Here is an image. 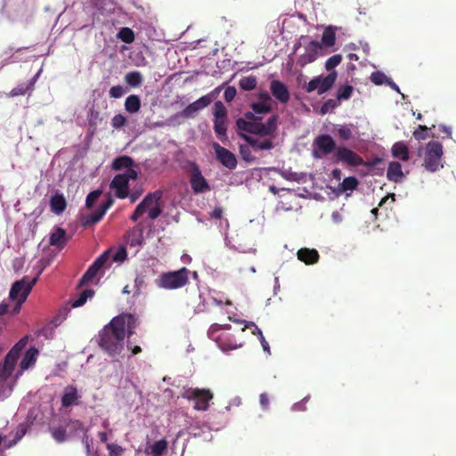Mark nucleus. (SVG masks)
Wrapping results in <instances>:
<instances>
[{"instance_id": "nucleus-1", "label": "nucleus", "mask_w": 456, "mask_h": 456, "mask_svg": "<svg viewBox=\"0 0 456 456\" xmlns=\"http://www.w3.org/2000/svg\"><path fill=\"white\" fill-rule=\"evenodd\" d=\"M124 322L121 318H113L110 322L104 326L99 332L98 344L110 355L119 354L123 349Z\"/></svg>"}, {"instance_id": "nucleus-2", "label": "nucleus", "mask_w": 456, "mask_h": 456, "mask_svg": "<svg viewBox=\"0 0 456 456\" xmlns=\"http://www.w3.org/2000/svg\"><path fill=\"white\" fill-rule=\"evenodd\" d=\"M245 117L249 120H246L240 118H238L236 121V126L238 129L240 131H244L263 137L273 135L277 130V115H273L272 117H270L267 119L266 123L260 122L262 120V118L255 115L252 112H247L245 114Z\"/></svg>"}, {"instance_id": "nucleus-3", "label": "nucleus", "mask_w": 456, "mask_h": 456, "mask_svg": "<svg viewBox=\"0 0 456 456\" xmlns=\"http://www.w3.org/2000/svg\"><path fill=\"white\" fill-rule=\"evenodd\" d=\"M190 271L186 267H182L177 271L163 273L157 280L156 285L164 289H178L189 283Z\"/></svg>"}, {"instance_id": "nucleus-4", "label": "nucleus", "mask_w": 456, "mask_h": 456, "mask_svg": "<svg viewBox=\"0 0 456 456\" xmlns=\"http://www.w3.org/2000/svg\"><path fill=\"white\" fill-rule=\"evenodd\" d=\"M181 396L187 401L194 403L193 409L198 411H206L209 409L214 395L210 389L198 387H183Z\"/></svg>"}, {"instance_id": "nucleus-5", "label": "nucleus", "mask_w": 456, "mask_h": 456, "mask_svg": "<svg viewBox=\"0 0 456 456\" xmlns=\"http://www.w3.org/2000/svg\"><path fill=\"white\" fill-rule=\"evenodd\" d=\"M38 275L34 278L24 276L21 280L16 281L10 289L9 297L12 300H16L22 305L28 298L33 287L37 282Z\"/></svg>"}, {"instance_id": "nucleus-6", "label": "nucleus", "mask_w": 456, "mask_h": 456, "mask_svg": "<svg viewBox=\"0 0 456 456\" xmlns=\"http://www.w3.org/2000/svg\"><path fill=\"white\" fill-rule=\"evenodd\" d=\"M443 156V146L437 141H431L426 146L424 157V167L430 172H435L444 166L441 163Z\"/></svg>"}, {"instance_id": "nucleus-7", "label": "nucleus", "mask_w": 456, "mask_h": 456, "mask_svg": "<svg viewBox=\"0 0 456 456\" xmlns=\"http://www.w3.org/2000/svg\"><path fill=\"white\" fill-rule=\"evenodd\" d=\"M214 130L216 137L223 142L228 140L227 136V110L220 101L214 105Z\"/></svg>"}, {"instance_id": "nucleus-8", "label": "nucleus", "mask_w": 456, "mask_h": 456, "mask_svg": "<svg viewBox=\"0 0 456 456\" xmlns=\"http://www.w3.org/2000/svg\"><path fill=\"white\" fill-rule=\"evenodd\" d=\"M313 156L315 159H322L333 151H336V142L329 134H320L314 140Z\"/></svg>"}, {"instance_id": "nucleus-9", "label": "nucleus", "mask_w": 456, "mask_h": 456, "mask_svg": "<svg viewBox=\"0 0 456 456\" xmlns=\"http://www.w3.org/2000/svg\"><path fill=\"white\" fill-rule=\"evenodd\" d=\"M111 252V249L105 250L94 261V263L88 267L86 272L82 276L78 287H82L93 281V280L98 274L99 271L106 265L110 259V255Z\"/></svg>"}, {"instance_id": "nucleus-10", "label": "nucleus", "mask_w": 456, "mask_h": 456, "mask_svg": "<svg viewBox=\"0 0 456 456\" xmlns=\"http://www.w3.org/2000/svg\"><path fill=\"white\" fill-rule=\"evenodd\" d=\"M332 161L334 163L343 162L350 167H359L364 165L363 159L359 156L354 151L339 146L336 149V151L332 157Z\"/></svg>"}, {"instance_id": "nucleus-11", "label": "nucleus", "mask_w": 456, "mask_h": 456, "mask_svg": "<svg viewBox=\"0 0 456 456\" xmlns=\"http://www.w3.org/2000/svg\"><path fill=\"white\" fill-rule=\"evenodd\" d=\"M189 178L191 187L194 193H203L211 190L206 178L202 175L199 166L195 162L190 163Z\"/></svg>"}, {"instance_id": "nucleus-12", "label": "nucleus", "mask_w": 456, "mask_h": 456, "mask_svg": "<svg viewBox=\"0 0 456 456\" xmlns=\"http://www.w3.org/2000/svg\"><path fill=\"white\" fill-rule=\"evenodd\" d=\"M162 191H155L154 192L148 193L144 199L137 205L134 213L131 216V220L136 222L148 209L153 206L158 200L162 199Z\"/></svg>"}, {"instance_id": "nucleus-13", "label": "nucleus", "mask_w": 456, "mask_h": 456, "mask_svg": "<svg viewBox=\"0 0 456 456\" xmlns=\"http://www.w3.org/2000/svg\"><path fill=\"white\" fill-rule=\"evenodd\" d=\"M213 101L210 94H206L190 103L185 107L179 115L183 118H193L197 116L198 112L208 107Z\"/></svg>"}, {"instance_id": "nucleus-14", "label": "nucleus", "mask_w": 456, "mask_h": 456, "mask_svg": "<svg viewBox=\"0 0 456 456\" xmlns=\"http://www.w3.org/2000/svg\"><path fill=\"white\" fill-rule=\"evenodd\" d=\"M212 147L215 151L216 159L225 167L232 170L237 167V159L235 155L217 142H213Z\"/></svg>"}, {"instance_id": "nucleus-15", "label": "nucleus", "mask_w": 456, "mask_h": 456, "mask_svg": "<svg viewBox=\"0 0 456 456\" xmlns=\"http://www.w3.org/2000/svg\"><path fill=\"white\" fill-rule=\"evenodd\" d=\"M321 49V43L315 40L311 41L307 45H305V53L298 57L297 64L300 67H305V65L314 62L317 59Z\"/></svg>"}, {"instance_id": "nucleus-16", "label": "nucleus", "mask_w": 456, "mask_h": 456, "mask_svg": "<svg viewBox=\"0 0 456 456\" xmlns=\"http://www.w3.org/2000/svg\"><path fill=\"white\" fill-rule=\"evenodd\" d=\"M20 355L16 350H10L6 354L4 363H0V377L7 380L12 374Z\"/></svg>"}, {"instance_id": "nucleus-17", "label": "nucleus", "mask_w": 456, "mask_h": 456, "mask_svg": "<svg viewBox=\"0 0 456 456\" xmlns=\"http://www.w3.org/2000/svg\"><path fill=\"white\" fill-rule=\"evenodd\" d=\"M272 95L281 103H287L289 101L290 94L287 86L280 80L273 79L270 83Z\"/></svg>"}, {"instance_id": "nucleus-18", "label": "nucleus", "mask_w": 456, "mask_h": 456, "mask_svg": "<svg viewBox=\"0 0 456 456\" xmlns=\"http://www.w3.org/2000/svg\"><path fill=\"white\" fill-rule=\"evenodd\" d=\"M128 185L129 182L127 181V178L121 174L115 175L110 184L111 189L116 190V196L118 199H126L128 197Z\"/></svg>"}, {"instance_id": "nucleus-19", "label": "nucleus", "mask_w": 456, "mask_h": 456, "mask_svg": "<svg viewBox=\"0 0 456 456\" xmlns=\"http://www.w3.org/2000/svg\"><path fill=\"white\" fill-rule=\"evenodd\" d=\"M113 200L109 197L107 200L102 203L94 213L86 217L85 225H93L100 222L107 210L113 205Z\"/></svg>"}, {"instance_id": "nucleus-20", "label": "nucleus", "mask_w": 456, "mask_h": 456, "mask_svg": "<svg viewBox=\"0 0 456 456\" xmlns=\"http://www.w3.org/2000/svg\"><path fill=\"white\" fill-rule=\"evenodd\" d=\"M240 136L251 145L254 151L271 150L274 144L271 139L260 140L259 138L253 137L245 134H240Z\"/></svg>"}, {"instance_id": "nucleus-21", "label": "nucleus", "mask_w": 456, "mask_h": 456, "mask_svg": "<svg viewBox=\"0 0 456 456\" xmlns=\"http://www.w3.org/2000/svg\"><path fill=\"white\" fill-rule=\"evenodd\" d=\"M79 395L76 387L69 385L64 388L61 396V406L64 408L78 404Z\"/></svg>"}, {"instance_id": "nucleus-22", "label": "nucleus", "mask_w": 456, "mask_h": 456, "mask_svg": "<svg viewBox=\"0 0 456 456\" xmlns=\"http://www.w3.org/2000/svg\"><path fill=\"white\" fill-rule=\"evenodd\" d=\"M50 208L55 215L62 214L67 208V201L64 195L59 191H55L50 198Z\"/></svg>"}, {"instance_id": "nucleus-23", "label": "nucleus", "mask_w": 456, "mask_h": 456, "mask_svg": "<svg viewBox=\"0 0 456 456\" xmlns=\"http://www.w3.org/2000/svg\"><path fill=\"white\" fill-rule=\"evenodd\" d=\"M297 258L305 265H314L319 261L320 256L316 249L303 248L297 253Z\"/></svg>"}, {"instance_id": "nucleus-24", "label": "nucleus", "mask_w": 456, "mask_h": 456, "mask_svg": "<svg viewBox=\"0 0 456 456\" xmlns=\"http://www.w3.org/2000/svg\"><path fill=\"white\" fill-rule=\"evenodd\" d=\"M337 77H338L337 71H332L330 74H328L326 77L319 76L318 77H319L318 89H317L318 94H322L325 92H327L328 90H330L333 86V85L337 79Z\"/></svg>"}, {"instance_id": "nucleus-25", "label": "nucleus", "mask_w": 456, "mask_h": 456, "mask_svg": "<svg viewBox=\"0 0 456 456\" xmlns=\"http://www.w3.org/2000/svg\"><path fill=\"white\" fill-rule=\"evenodd\" d=\"M115 318H121L124 322V332L126 333V329L128 337L132 336L134 333V330L137 328L139 322L137 317L131 314H122L120 315L116 316Z\"/></svg>"}, {"instance_id": "nucleus-26", "label": "nucleus", "mask_w": 456, "mask_h": 456, "mask_svg": "<svg viewBox=\"0 0 456 456\" xmlns=\"http://www.w3.org/2000/svg\"><path fill=\"white\" fill-rule=\"evenodd\" d=\"M49 243L59 248H64L67 243L66 231L61 227H56L50 235Z\"/></svg>"}, {"instance_id": "nucleus-27", "label": "nucleus", "mask_w": 456, "mask_h": 456, "mask_svg": "<svg viewBox=\"0 0 456 456\" xmlns=\"http://www.w3.org/2000/svg\"><path fill=\"white\" fill-rule=\"evenodd\" d=\"M387 177L389 181L399 183L402 182L403 178V173L402 171V166L399 162L392 161L389 163Z\"/></svg>"}, {"instance_id": "nucleus-28", "label": "nucleus", "mask_w": 456, "mask_h": 456, "mask_svg": "<svg viewBox=\"0 0 456 456\" xmlns=\"http://www.w3.org/2000/svg\"><path fill=\"white\" fill-rule=\"evenodd\" d=\"M135 162L134 160L129 157V156H120L116 158L111 165V167L115 171L122 170V169H127L129 167H134Z\"/></svg>"}, {"instance_id": "nucleus-29", "label": "nucleus", "mask_w": 456, "mask_h": 456, "mask_svg": "<svg viewBox=\"0 0 456 456\" xmlns=\"http://www.w3.org/2000/svg\"><path fill=\"white\" fill-rule=\"evenodd\" d=\"M38 74L34 76L28 83H22L14 87L10 94L11 96L24 95L34 89L35 82L37 81Z\"/></svg>"}, {"instance_id": "nucleus-30", "label": "nucleus", "mask_w": 456, "mask_h": 456, "mask_svg": "<svg viewBox=\"0 0 456 456\" xmlns=\"http://www.w3.org/2000/svg\"><path fill=\"white\" fill-rule=\"evenodd\" d=\"M167 441L166 439H160L149 448H146L145 452L150 453L151 456H162L167 452Z\"/></svg>"}, {"instance_id": "nucleus-31", "label": "nucleus", "mask_w": 456, "mask_h": 456, "mask_svg": "<svg viewBox=\"0 0 456 456\" xmlns=\"http://www.w3.org/2000/svg\"><path fill=\"white\" fill-rule=\"evenodd\" d=\"M394 158L401 159L403 161L409 159V149L403 142H395L391 149Z\"/></svg>"}, {"instance_id": "nucleus-32", "label": "nucleus", "mask_w": 456, "mask_h": 456, "mask_svg": "<svg viewBox=\"0 0 456 456\" xmlns=\"http://www.w3.org/2000/svg\"><path fill=\"white\" fill-rule=\"evenodd\" d=\"M131 246H140L143 242V229L141 224L135 225L128 232Z\"/></svg>"}, {"instance_id": "nucleus-33", "label": "nucleus", "mask_w": 456, "mask_h": 456, "mask_svg": "<svg viewBox=\"0 0 456 456\" xmlns=\"http://www.w3.org/2000/svg\"><path fill=\"white\" fill-rule=\"evenodd\" d=\"M141 100L138 95L131 94L125 101V109L129 113H136L140 110Z\"/></svg>"}, {"instance_id": "nucleus-34", "label": "nucleus", "mask_w": 456, "mask_h": 456, "mask_svg": "<svg viewBox=\"0 0 456 456\" xmlns=\"http://www.w3.org/2000/svg\"><path fill=\"white\" fill-rule=\"evenodd\" d=\"M336 33L333 28H326L322 36V44L326 47H330L335 45Z\"/></svg>"}, {"instance_id": "nucleus-35", "label": "nucleus", "mask_w": 456, "mask_h": 456, "mask_svg": "<svg viewBox=\"0 0 456 456\" xmlns=\"http://www.w3.org/2000/svg\"><path fill=\"white\" fill-rule=\"evenodd\" d=\"M37 354H38L37 349H36V348L28 349L26 352V354L20 362V367L22 369H28L30 366V364H32L36 362Z\"/></svg>"}, {"instance_id": "nucleus-36", "label": "nucleus", "mask_w": 456, "mask_h": 456, "mask_svg": "<svg viewBox=\"0 0 456 456\" xmlns=\"http://www.w3.org/2000/svg\"><path fill=\"white\" fill-rule=\"evenodd\" d=\"M125 81L133 87H138L142 83V76L139 71L128 72L125 77Z\"/></svg>"}, {"instance_id": "nucleus-37", "label": "nucleus", "mask_w": 456, "mask_h": 456, "mask_svg": "<svg viewBox=\"0 0 456 456\" xmlns=\"http://www.w3.org/2000/svg\"><path fill=\"white\" fill-rule=\"evenodd\" d=\"M359 181L354 176L346 177L343 182L339 184V191L345 192L347 191H353L357 188Z\"/></svg>"}, {"instance_id": "nucleus-38", "label": "nucleus", "mask_w": 456, "mask_h": 456, "mask_svg": "<svg viewBox=\"0 0 456 456\" xmlns=\"http://www.w3.org/2000/svg\"><path fill=\"white\" fill-rule=\"evenodd\" d=\"M50 432L53 438L58 443L65 442L69 436L67 428L63 427L51 428Z\"/></svg>"}, {"instance_id": "nucleus-39", "label": "nucleus", "mask_w": 456, "mask_h": 456, "mask_svg": "<svg viewBox=\"0 0 456 456\" xmlns=\"http://www.w3.org/2000/svg\"><path fill=\"white\" fill-rule=\"evenodd\" d=\"M94 295V290H93L91 289L83 290L79 294L78 297L72 302L71 306L74 308H77V307H80V306L84 305L86 304V302L87 301V299L89 297H92Z\"/></svg>"}, {"instance_id": "nucleus-40", "label": "nucleus", "mask_w": 456, "mask_h": 456, "mask_svg": "<svg viewBox=\"0 0 456 456\" xmlns=\"http://www.w3.org/2000/svg\"><path fill=\"white\" fill-rule=\"evenodd\" d=\"M257 85L256 77L254 76L243 77L240 79L239 86L242 90L251 91Z\"/></svg>"}, {"instance_id": "nucleus-41", "label": "nucleus", "mask_w": 456, "mask_h": 456, "mask_svg": "<svg viewBox=\"0 0 456 456\" xmlns=\"http://www.w3.org/2000/svg\"><path fill=\"white\" fill-rule=\"evenodd\" d=\"M251 149V145H249L248 142L247 144H241L240 146V154L242 159L248 163H252L256 159V158L252 154Z\"/></svg>"}, {"instance_id": "nucleus-42", "label": "nucleus", "mask_w": 456, "mask_h": 456, "mask_svg": "<svg viewBox=\"0 0 456 456\" xmlns=\"http://www.w3.org/2000/svg\"><path fill=\"white\" fill-rule=\"evenodd\" d=\"M67 428L69 429V436H74L77 431L86 432L84 424L77 419H69L67 423Z\"/></svg>"}, {"instance_id": "nucleus-43", "label": "nucleus", "mask_w": 456, "mask_h": 456, "mask_svg": "<svg viewBox=\"0 0 456 456\" xmlns=\"http://www.w3.org/2000/svg\"><path fill=\"white\" fill-rule=\"evenodd\" d=\"M118 37L119 39H121L126 44H131L134 40V31L130 28H122Z\"/></svg>"}, {"instance_id": "nucleus-44", "label": "nucleus", "mask_w": 456, "mask_h": 456, "mask_svg": "<svg viewBox=\"0 0 456 456\" xmlns=\"http://www.w3.org/2000/svg\"><path fill=\"white\" fill-rule=\"evenodd\" d=\"M354 88L352 86L346 85L341 86L338 90L337 98L339 100V102L342 100H348L351 97Z\"/></svg>"}, {"instance_id": "nucleus-45", "label": "nucleus", "mask_w": 456, "mask_h": 456, "mask_svg": "<svg viewBox=\"0 0 456 456\" xmlns=\"http://www.w3.org/2000/svg\"><path fill=\"white\" fill-rule=\"evenodd\" d=\"M339 102H340L338 98L327 100L321 107V113L326 114L330 111H332L339 105Z\"/></svg>"}, {"instance_id": "nucleus-46", "label": "nucleus", "mask_w": 456, "mask_h": 456, "mask_svg": "<svg viewBox=\"0 0 456 456\" xmlns=\"http://www.w3.org/2000/svg\"><path fill=\"white\" fill-rule=\"evenodd\" d=\"M342 61V55L341 54H334L331 57H330L326 62H325V69L328 71H334V68H336L340 62Z\"/></svg>"}, {"instance_id": "nucleus-47", "label": "nucleus", "mask_w": 456, "mask_h": 456, "mask_svg": "<svg viewBox=\"0 0 456 456\" xmlns=\"http://www.w3.org/2000/svg\"><path fill=\"white\" fill-rule=\"evenodd\" d=\"M251 109L253 110L252 113L255 115L269 113L272 110L270 104H265L263 102H253L251 104Z\"/></svg>"}, {"instance_id": "nucleus-48", "label": "nucleus", "mask_w": 456, "mask_h": 456, "mask_svg": "<svg viewBox=\"0 0 456 456\" xmlns=\"http://www.w3.org/2000/svg\"><path fill=\"white\" fill-rule=\"evenodd\" d=\"M147 211L151 219L155 220L158 218L162 213L160 200H158L155 204H153V206L148 208Z\"/></svg>"}, {"instance_id": "nucleus-49", "label": "nucleus", "mask_w": 456, "mask_h": 456, "mask_svg": "<svg viewBox=\"0 0 456 456\" xmlns=\"http://www.w3.org/2000/svg\"><path fill=\"white\" fill-rule=\"evenodd\" d=\"M102 191L100 190H95L91 191L86 199V206L87 208H91L94 204L97 201L99 197L101 196Z\"/></svg>"}, {"instance_id": "nucleus-50", "label": "nucleus", "mask_w": 456, "mask_h": 456, "mask_svg": "<svg viewBox=\"0 0 456 456\" xmlns=\"http://www.w3.org/2000/svg\"><path fill=\"white\" fill-rule=\"evenodd\" d=\"M127 122V119L122 114L115 115L111 119V126L116 129L123 127Z\"/></svg>"}, {"instance_id": "nucleus-51", "label": "nucleus", "mask_w": 456, "mask_h": 456, "mask_svg": "<svg viewBox=\"0 0 456 456\" xmlns=\"http://www.w3.org/2000/svg\"><path fill=\"white\" fill-rule=\"evenodd\" d=\"M413 136L418 141L425 140L428 137V127L426 126L419 125L413 132Z\"/></svg>"}, {"instance_id": "nucleus-52", "label": "nucleus", "mask_w": 456, "mask_h": 456, "mask_svg": "<svg viewBox=\"0 0 456 456\" xmlns=\"http://www.w3.org/2000/svg\"><path fill=\"white\" fill-rule=\"evenodd\" d=\"M338 134L342 140H349L352 137V130L347 126H340L338 128Z\"/></svg>"}, {"instance_id": "nucleus-53", "label": "nucleus", "mask_w": 456, "mask_h": 456, "mask_svg": "<svg viewBox=\"0 0 456 456\" xmlns=\"http://www.w3.org/2000/svg\"><path fill=\"white\" fill-rule=\"evenodd\" d=\"M126 256L127 253L126 248L121 247L112 255V261L117 263L123 262Z\"/></svg>"}, {"instance_id": "nucleus-54", "label": "nucleus", "mask_w": 456, "mask_h": 456, "mask_svg": "<svg viewBox=\"0 0 456 456\" xmlns=\"http://www.w3.org/2000/svg\"><path fill=\"white\" fill-rule=\"evenodd\" d=\"M370 79L375 85L379 86L385 83L387 80V76L382 72L377 71L371 74Z\"/></svg>"}, {"instance_id": "nucleus-55", "label": "nucleus", "mask_w": 456, "mask_h": 456, "mask_svg": "<svg viewBox=\"0 0 456 456\" xmlns=\"http://www.w3.org/2000/svg\"><path fill=\"white\" fill-rule=\"evenodd\" d=\"M107 449L110 456H120L123 452V448L116 444H107Z\"/></svg>"}, {"instance_id": "nucleus-56", "label": "nucleus", "mask_w": 456, "mask_h": 456, "mask_svg": "<svg viewBox=\"0 0 456 456\" xmlns=\"http://www.w3.org/2000/svg\"><path fill=\"white\" fill-rule=\"evenodd\" d=\"M222 329H224V330H230L231 329V325L230 324H225V325H220V324H217V323H214L210 326L209 330H208V335L210 338H214L215 336V333Z\"/></svg>"}, {"instance_id": "nucleus-57", "label": "nucleus", "mask_w": 456, "mask_h": 456, "mask_svg": "<svg viewBox=\"0 0 456 456\" xmlns=\"http://www.w3.org/2000/svg\"><path fill=\"white\" fill-rule=\"evenodd\" d=\"M255 329L257 330V333H258V336H259V339H260L263 350L265 352H266L268 354H271V350H270L269 344L265 340V338L261 330L257 326H255Z\"/></svg>"}, {"instance_id": "nucleus-58", "label": "nucleus", "mask_w": 456, "mask_h": 456, "mask_svg": "<svg viewBox=\"0 0 456 456\" xmlns=\"http://www.w3.org/2000/svg\"><path fill=\"white\" fill-rule=\"evenodd\" d=\"M124 94V89L121 86H114L110 89V96L112 98H120Z\"/></svg>"}, {"instance_id": "nucleus-59", "label": "nucleus", "mask_w": 456, "mask_h": 456, "mask_svg": "<svg viewBox=\"0 0 456 456\" xmlns=\"http://www.w3.org/2000/svg\"><path fill=\"white\" fill-rule=\"evenodd\" d=\"M145 285V281H144V276L143 275H137L134 279V288H135V290H134V293L135 294H140L141 293V289L142 287H144Z\"/></svg>"}, {"instance_id": "nucleus-60", "label": "nucleus", "mask_w": 456, "mask_h": 456, "mask_svg": "<svg viewBox=\"0 0 456 456\" xmlns=\"http://www.w3.org/2000/svg\"><path fill=\"white\" fill-rule=\"evenodd\" d=\"M93 439L89 437L88 435H86V432H85V435L82 437V443L85 445L86 452L87 456H90L91 454V444H92Z\"/></svg>"}, {"instance_id": "nucleus-61", "label": "nucleus", "mask_w": 456, "mask_h": 456, "mask_svg": "<svg viewBox=\"0 0 456 456\" xmlns=\"http://www.w3.org/2000/svg\"><path fill=\"white\" fill-rule=\"evenodd\" d=\"M121 175H125V177L127 178L128 182L130 180H136L138 178V172L134 170V167L127 168L126 171Z\"/></svg>"}, {"instance_id": "nucleus-62", "label": "nucleus", "mask_w": 456, "mask_h": 456, "mask_svg": "<svg viewBox=\"0 0 456 456\" xmlns=\"http://www.w3.org/2000/svg\"><path fill=\"white\" fill-rule=\"evenodd\" d=\"M236 95V89L233 86H229L224 91V99L226 102H231Z\"/></svg>"}, {"instance_id": "nucleus-63", "label": "nucleus", "mask_w": 456, "mask_h": 456, "mask_svg": "<svg viewBox=\"0 0 456 456\" xmlns=\"http://www.w3.org/2000/svg\"><path fill=\"white\" fill-rule=\"evenodd\" d=\"M309 400V396H305L301 402L296 403L292 405V411H305V403Z\"/></svg>"}, {"instance_id": "nucleus-64", "label": "nucleus", "mask_w": 456, "mask_h": 456, "mask_svg": "<svg viewBox=\"0 0 456 456\" xmlns=\"http://www.w3.org/2000/svg\"><path fill=\"white\" fill-rule=\"evenodd\" d=\"M318 82H319V77H316L314 78H313L305 86V91L307 93H312L315 90L318 89Z\"/></svg>"}]
</instances>
